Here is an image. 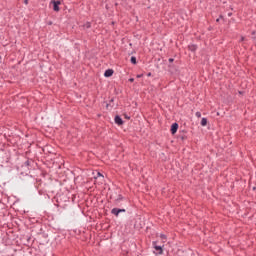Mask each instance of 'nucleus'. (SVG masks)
Here are the masks:
<instances>
[{
	"label": "nucleus",
	"instance_id": "f257e3e1",
	"mask_svg": "<svg viewBox=\"0 0 256 256\" xmlns=\"http://www.w3.org/2000/svg\"><path fill=\"white\" fill-rule=\"evenodd\" d=\"M18 165L23 169V171H35L37 169V162L31 158H27L24 155H21L18 158Z\"/></svg>",
	"mask_w": 256,
	"mask_h": 256
},
{
	"label": "nucleus",
	"instance_id": "f03ea898",
	"mask_svg": "<svg viewBox=\"0 0 256 256\" xmlns=\"http://www.w3.org/2000/svg\"><path fill=\"white\" fill-rule=\"evenodd\" d=\"M12 165L13 164L11 163V151L1 150V152H0V167H2V169H7L8 171H11Z\"/></svg>",
	"mask_w": 256,
	"mask_h": 256
},
{
	"label": "nucleus",
	"instance_id": "7ed1b4c3",
	"mask_svg": "<svg viewBox=\"0 0 256 256\" xmlns=\"http://www.w3.org/2000/svg\"><path fill=\"white\" fill-rule=\"evenodd\" d=\"M39 182H41V180H38L32 175L27 174L23 180V185L27 189H39V185H37Z\"/></svg>",
	"mask_w": 256,
	"mask_h": 256
},
{
	"label": "nucleus",
	"instance_id": "20e7f679",
	"mask_svg": "<svg viewBox=\"0 0 256 256\" xmlns=\"http://www.w3.org/2000/svg\"><path fill=\"white\" fill-rule=\"evenodd\" d=\"M56 203L58 207H65L67 203H70V200L67 194H57Z\"/></svg>",
	"mask_w": 256,
	"mask_h": 256
},
{
	"label": "nucleus",
	"instance_id": "39448f33",
	"mask_svg": "<svg viewBox=\"0 0 256 256\" xmlns=\"http://www.w3.org/2000/svg\"><path fill=\"white\" fill-rule=\"evenodd\" d=\"M158 243H159L158 241L152 242V247L155 250L154 253L156 255H163V247H165V246L164 245L161 246Z\"/></svg>",
	"mask_w": 256,
	"mask_h": 256
},
{
	"label": "nucleus",
	"instance_id": "423d86ee",
	"mask_svg": "<svg viewBox=\"0 0 256 256\" xmlns=\"http://www.w3.org/2000/svg\"><path fill=\"white\" fill-rule=\"evenodd\" d=\"M92 175L93 179H95L96 181L98 179L100 183H103L105 181V176L103 175V173L99 172V170L93 171Z\"/></svg>",
	"mask_w": 256,
	"mask_h": 256
},
{
	"label": "nucleus",
	"instance_id": "0eeeda50",
	"mask_svg": "<svg viewBox=\"0 0 256 256\" xmlns=\"http://www.w3.org/2000/svg\"><path fill=\"white\" fill-rule=\"evenodd\" d=\"M50 3L55 13H59L61 11V7H59V5H61V0H51Z\"/></svg>",
	"mask_w": 256,
	"mask_h": 256
},
{
	"label": "nucleus",
	"instance_id": "6e6552de",
	"mask_svg": "<svg viewBox=\"0 0 256 256\" xmlns=\"http://www.w3.org/2000/svg\"><path fill=\"white\" fill-rule=\"evenodd\" d=\"M127 210L125 208H113L111 210V215H114V217H119L120 213H125Z\"/></svg>",
	"mask_w": 256,
	"mask_h": 256
},
{
	"label": "nucleus",
	"instance_id": "1a4fd4ad",
	"mask_svg": "<svg viewBox=\"0 0 256 256\" xmlns=\"http://www.w3.org/2000/svg\"><path fill=\"white\" fill-rule=\"evenodd\" d=\"M114 122L118 127H121L122 125H125V121H123V118H121V115L116 114L114 117Z\"/></svg>",
	"mask_w": 256,
	"mask_h": 256
},
{
	"label": "nucleus",
	"instance_id": "9d476101",
	"mask_svg": "<svg viewBox=\"0 0 256 256\" xmlns=\"http://www.w3.org/2000/svg\"><path fill=\"white\" fill-rule=\"evenodd\" d=\"M177 131H179V123L174 122L170 126V133H171V135H176Z\"/></svg>",
	"mask_w": 256,
	"mask_h": 256
},
{
	"label": "nucleus",
	"instance_id": "9b49d317",
	"mask_svg": "<svg viewBox=\"0 0 256 256\" xmlns=\"http://www.w3.org/2000/svg\"><path fill=\"white\" fill-rule=\"evenodd\" d=\"M32 233H36V235H41V233H43V225H35L32 229Z\"/></svg>",
	"mask_w": 256,
	"mask_h": 256
},
{
	"label": "nucleus",
	"instance_id": "f8f14e48",
	"mask_svg": "<svg viewBox=\"0 0 256 256\" xmlns=\"http://www.w3.org/2000/svg\"><path fill=\"white\" fill-rule=\"evenodd\" d=\"M121 201H127L123 195L119 194L118 197L114 200V205L116 207H121Z\"/></svg>",
	"mask_w": 256,
	"mask_h": 256
},
{
	"label": "nucleus",
	"instance_id": "ddd939ff",
	"mask_svg": "<svg viewBox=\"0 0 256 256\" xmlns=\"http://www.w3.org/2000/svg\"><path fill=\"white\" fill-rule=\"evenodd\" d=\"M2 235V242L5 243V245H9V243H11V236L9 235V233L5 232Z\"/></svg>",
	"mask_w": 256,
	"mask_h": 256
},
{
	"label": "nucleus",
	"instance_id": "4468645a",
	"mask_svg": "<svg viewBox=\"0 0 256 256\" xmlns=\"http://www.w3.org/2000/svg\"><path fill=\"white\" fill-rule=\"evenodd\" d=\"M74 183L75 185H83V183H85L83 181V175H78L74 178Z\"/></svg>",
	"mask_w": 256,
	"mask_h": 256
},
{
	"label": "nucleus",
	"instance_id": "2eb2a0df",
	"mask_svg": "<svg viewBox=\"0 0 256 256\" xmlns=\"http://www.w3.org/2000/svg\"><path fill=\"white\" fill-rule=\"evenodd\" d=\"M176 139L179 141H182V143L183 142H185V141H187L188 139H189V137L187 136V134H178L177 136H176Z\"/></svg>",
	"mask_w": 256,
	"mask_h": 256
},
{
	"label": "nucleus",
	"instance_id": "dca6fc26",
	"mask_svg": "<svg viewBox=\"0 0 256 256\" xmlns=\"http://www.w3.org/2000/svg\"><path fill=\"white\" fill-rule=\"evenodd\" d=\"M115 73V70L108 68L107 70H105L104 72V77L109 78V77H113V74Z\"/></svg>",
	"mask_w": 256,
	"mask_h": 256
},
{
	"label": "nucleus",
	"instance_id": "f3484780",
	"mask_svg": "<svg viewBox=\"0 0 256 256\" xmlns=\"http://www.w3.org/2000/svg\"><path fill=\"white\" fill-rule=\"evenodd\" d=\"M199 49V46L197 44H189L188 45V51H191V53H195Z\"/></svg>",
	"mask_w": 256,
	"mask_h": 256
},
{
	"label": "nucleus",
	"instance_id": "a211bd4d",
	"mask_svg": "<svg viewBox=\"0 0 256 256\" xmlns=\"http://www.w3.org/2000/svg\"><path fill=\"white\" fill-rule=\"evenodd\" d=\"M168 69H170L171 73H177V71H179V69H177V66H175V64H168Z\"/></svg>",
	"mask_w": 256,
	"mask_h": 256
},
{
	"label": "nucleus",
	"instance_id": "6ab92c4d",
	"mask_svg": "<svg viewBox=\"0 0 256 256\" xmlns=\"http://www.w3.org/2000/svg\"><path fill=\"white\" fill-rule=\"evenodd\" d=\"M208 123H209V120L204 117L201 119L200 125H201V127H207Z\"/></svg>",
	"mask_w": 256,
	"mask_h": 256
},
{
	"label": "nucleus",
	"instance_id": "aec40b11",
	"mask_svg": "<svg viewBox=\"0 0 256 256\" xmlns=\"http://www.w3.org/2000/svg\"><path fill=\"white\" fill-rule=\"evenodd\" d=\"M115 102V97H112L109 101V103H107V101H104L103 103L106 104V109H109V107H111V103Z\"/></svg>",
	"mask_w": 256,
	"mask_h": 256
},
{
	"label": "nucleus",
	"instance_id": "412c9836",
	"mask_svg": "<svg viewBox=\"0 0 256 256\" xmlns=\"http://www.w3.org/2000/svg\"><path fill=\"white\" fill-rule=\"evenodd\" d=\"M130 63H132V65H137V57L131 56Z\"/></svg>",
	"mask_w": 256,
	"mask_h": 256
},
{
	"label": "nucleus",
	"instance_id": "4be33fe9",
	"mask_svg": "<svg viewBox=\"0 0 256 256\" xmlns=\"http://www.w3.org/2000/svg\"><path fill=\"white\" fill-rule=\"evenodd\" d=\"M24 239L26 240V242H24V245H27V243H30V241H31V236H29V235L24 236Z\"/></svg>",
	"mask_w": 256,
	"mask_h": 256
},
{
	"label": "nucleus",
	"instance_id": "5701e85b",
	"mask_svg": "<svg viewBox=\"0 0 256 256\" xmlns=\"http://www.w3.org/2000/svg\"><path fill=\"white\" fill-rule=\"evenodd\" d=\"M179 133L182 135H187L188 131L186 129H181L179 130Z\"/></svg>",
	"mask_w": 256,
	"mask_h": 256
},
{
	"label": "nucleus",
	"instance_id": "b1692460",
	"mask_svg": "<svg viewBox=\"0 0 256 256\" xmlns=\"http://www.w3.org/2000/svg\"><path fill=\"white\" fill-rule=\"evenodd\" d=\"M85 29H91V22H86L84 24Z\"/></svg>",
	"mask_w": 256,
	"mask_h": 256
},
{
	"label": "nucleus",
	"instance_id": "393cba45",
	"mask_svg": "<svg viewBox=\"0 0 256 256\" xmlns=\"http://www.w3.org/2000/svg\"><path fill=\"white\" fill-rule=\"evenodd\" d=\"M134 229H143V226H141V224L137 225V222H135Z\"/></svg>",
	"mask_w": 256,
	"mask_h": 256
},
{
	"label": "nucleus",
	"instance_id": "a878e982",
	"mask_svg": "<svg viewBox=\"0 0 256 256\" xmlns=\"http://www.w3.org/2000/svg\"><path fill=\"white\" fill-rule=\"evenodd\" d=\"M218 19L222 20L223 23H225L227 20L225 19V16H223V14H220Z\"/></svg>",
	"mask_w": 256,
	"mask_h": 256
},
{
	"label": "nucleus",
	"instance_id": "bb28decb",
	"mask_svg": "<svg viewBox=\"0 0 256 256\" xmlns=\"http://www.w3.org/2000/svg\"><path fill=\"white\" fill-rule=\"evenodd\" d=\"M251 35H252V41H256V31H252Z\"/></svg>",
	"mask_w": 256,
	"mask_h": 256
},
{
	"label": "nucleus",
	"instance_id": "cd10ccee",
	"mask_svg": "<svg viewBox=\"0 0 256 256\" xmlns=\"http://www.w3.org/2000/svg\"><path fill=\"white\" fill-rule=\"evenodd\" d=\"M39 195H44V197H49L47 193L43 192V190H38Z\"/></svg>",
	"mask_w": 256,
	"mask_h": 256
},
{
	"label": "nucleus",
	"instance_id": "c85d7f7f",
	"mask_svg": "<svg viewBox=\"0 0 256 256\" xmlns=\"http://www.w3.org/2000/svg\"><path fill=\"white\" fill-rule=\"evenodd\" d=\"M160 239H162V241H167V235L160 234Z\"/></svg>",
	"mask_w": 256,
	"mask_h": 256
},
{
	"label": "nucleus",
	"instance_id": "c756f323",
	"mask_svg": "<svg viewBox=\"0 0 256 256\" xmlns=\"http://www.w3.org/2000/svg\"><path fill=\"white\" fill-rule=\"evenodd\" d=\"M123 117H124V119H127L128 121L131 119V116H129V114H127V113H124Z\"/></svg>",
	"mask_w": 256,
	"mask_h": 256
},
{
	"label": "nucleus",
	"instance_id": "7c9ffc66",
	"mask_svg": "<svg viewBox=\"0 0 256 256\" xmlns=\"http://www.w3.org/2000/svg\"><path fill=\"white\" fill-rule=\"evenodd\" d=\"M195 116H196L198 119H201V112H200V111L196 112V113H195Z\"/></svg>",
	"mask_w": 256,
	"mask_h": 256
},
{
	"label": "nucleus",
	"instance_id": "2f4dec72",
	"mask_svg": "<svg viewBox=\"0 0 256 256\" xmlns=\"http://www.w3.org/2000/svg\"><path fill=\"white\" fill-rule=\"evenodd\" d=\"M174 62H175V58H169V59H168V63H169V64H172V63H174Z\"/></svg>",
	"mask_w": 256,
	"mask_h": 256
},
{
	"label": "nucleus",
	"instance_id": "473e14b6",
	"mask_svg": "<svg viewBox=\"0 0 256 256\" xmlns=\"http://www.w3.org/2000/svg\"><path fill=\"white\" fill-rule=\"evenodd\" d=\"M128 81L129 83H135V78H129Z\"/></svg>",
	"mask_w": 256,
	"mask_h": 256
},
{
	"label": "nucleus",
	"instance_id": "72a5a7b5",
	"mask_svg": "<svg viewBox=\"0 0 256 256\" xmlns=\"http://www.w3.org/2000/svg\"><path fill=\"white\" fill-rule=\"evenodd\" d=\"M136 77L137 79H141V77H143V74H137Z\"/></svg>",
	"mask_w": 256,
	"mask_h": 256
},
{
	"label": "nucleus",
	"instance_id": "f704fd0d",
	"mask_svg": "<svg viewBox=\"0 0 256 256\" xmlns=\"http://www.w3.org/2000/svg\"><path fill=\"white\" fill-rule=\"evenodd\" d=\"M23 3L24 5H29V0H24Z\"/></svg>",
	"mask_w": 256,
	"mask_h": 256
},
{
	"label": "nucleus",
	"instance_id": "c9c22d12",
	"mask_svg": "<svg viewBox=\"0 0 256 256\" xmlns=\"http://www.w3.org/2000/svg\"><path fill=\"white\" fill-rule=\"evenodd\" d=\"M146 75H147V77H152V76H153V73L148 72Z\"/></svg>",
	"mask_w": 256,
	"mask_h": 256
},
{
	"label": "nucleus",
	"instance_id": "e433bc0d",
	"mask_svg": "<svg viewBox=\"0 0 256 256\" xmlns=\"http://www.w3.org/2000/svg\"><path fill=\"white\" fill-rule=\"evenodd\" d=\"M239 95H245V91H238Z\"/></svg>",
	"mask_w": 256,
	"mask_h": 256
},
{
	"label": "nucleus",
	"instance_id": "4c0bfd02",
	"mask_svg": "<svg viewBox=\"0 0 256 256\" xmlns=\"http://www.w3.org/2000/svg\"><path fill=\"white\" fill-rule=\"evenodd\" d=\"M243 41H245V37H244V36H241L240 42H243Z\"/></svg>",
	"mask_w": 256,
	"mask_h": 256
},
{
	"label": "nucleus",
	"instance_id": "58836bf2",
	"mask_svg": "<svg viewBox=\"0 0 256 256\" xmlns=\"http://www.w3.org/2000/svg\"><path fill=\"white\" fill-rule=\"evenodd\" d=\"M114 93H115V95H119V90L115 89Z\"/></svg>",
	"mask_w": 256,
	"mask_h": 256
},
{
	"label": "nucleus",
	"instance_id": "ea45409f",
	"mask_svg": "<svg viewBox=\"0 0 256 256\" xmlns=\"http://www.w3.org/2000/svg\"><path fill=\"white\" fill-rule=\"evenodd\" d=\"M232 16H233V12H229L228 17H232Z\"/></svg>",
	"mask_w": 256,
	"mask_h": 256
},
{
	"label": "nucleus",
	"instance_id": "a19ab883",
	"mask_svg": "<svg viewBox=\"0 0 256 256\" xmlns=\"http://www.w3.org/2000/svg\"><path fill=\"white\" fill-rule=\"evenodd\" d=\"M115 21H112L111 23H110V25H112V26H115Z\"/></svg>",
	"mask_w": 256,
	"mask_h": 256
},
{
	"label": "nucleus",
	"instance_id": "79ce46f5",
	"mask_svg": "<svg viewBox=\"0 0 256 256\" xmlns=\"http://www.w3.org/2000/svg\"><path fill=\"white\" fill-rule=\"evenodd\" d=\"M221 20L219 18L216 19V23H219Z\"/></svg>",
	"mask_w": 256,
	"mask_h": 256
},
{
	"label": "nucleus",
	"instance_id": "37998d69",
	"mask_svg": "<svg viewBox=\"0 0 256 256\" xmlns=\"http://www.w3.org/2000/svg\"><path fill=\"white\" fill-rule=\"evenodd\" d=\"M118 5H119V3L116 2V3H115V7H117Z\"/></svg>",
	"mask_w": 256,
	"mask_h": 256
},
{
	"label": "nucleus",
	"instance_id": "c03bdc74",
	"mask_svg": "<svg viewBox=\"0 0 256 256\" xmlns=\"http://www.w3.org/2000/svg\"><path fill=\"white\" fill-rule=\"evenodd\" d=\"M48 25H53V22H49Z\"/></svg>",
	"mask_w": 256,
	"mask_h": 256
},
{
	"label": "nucleus",
	"instance_id": "a18cd8bd",
	"mask_svg": "<svg viewBox=\"0 0 256 256\" xmlns=\"http://www.w3.org/2000/svg\"><path fill=\"white\" fill-rule=\"evenodd\" d=\"M12 256H17V254H12Z\"/></svg>",
	"mask_w": 256,
	"mask_h": 256
},
{
	"label": "nucleus",
	"instance_id": "49530a36",
	"mask_svg": "<svg viewBox=\"0 0 256 256\" xmlns=\"http://www.w3.org/2000/svg\"><path fill=\"white\" fill-rule=\"evenodd\" d=\"M112 109H113V105L112 106H110Z\"/></svg>",
	"mask_w": 256,
	"mask_h": 256
}]
</instances>
